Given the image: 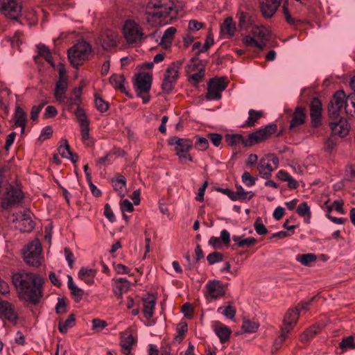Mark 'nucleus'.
<instances>
[{
	"mask_svg": "<svg viewBox=\"0 0 355 355\" xmlns=\"http://www.w3.org/2000/svg\"><path fill=\"white\" fill-rule=\"evenodd\" d=\"M92 329L96 333L101 332L105 327H107V324L105 320H102L100 319H93L92 321Z\"/></svg>",
	"mask_w": 355,
	"mask_h": 355,
	"instance_id": "nucleus-59",
	"label": "nucleus"
},
{
	"mask_svg": "<svg viewBox=\"0 0 355 355\" xmlns=\"http://www.w3.org/2000/svg\"><path fill=\"white\" fill-rule=\"evenodd\" d=\"M117 33L112 30L103 31L99 37L101 44L103 49L110 50L117 44Z\"/></svg>",
	"mask_w": 355,
	"mask_h": 355,
	"instance_id": "nucleus-19",
	"label": "nucleus"
},
{
	"mask_svg": "<svg viewBox=\"0 0 355 355\" xmlns=\"http://www.w3.org/2000/svg\"><path fill=\"white\" fill-rule=\"evenodd\" d=\"M239 26L241 29L247 30L253 23L251 15L243 10H239L237 13Z\"/></svg>",
	"mask_w": 355,
	"mask_h": 355,
	"instance_id": "nucleus-32",
	"label": "nucleus"
},
{
	"mask_svg": "<svg viewBox=\"0 0 355 355\" xmlns=\"http://www.w3.org/2000/svg\"><path fill=\"white\" fill-rule=\"evenodd\" d=\"M316 300V297H313L311 299L306 301H302L298 305L295 307V311H307L310 309L313 308V303Z\"/></svg>",
	"mask_w": 355,
	"mask_h": 355,
	"instance_id": "nucleus-56",
	"label": "nucleus"
},
{
	"mask_svg": "<svg viewBox=\"0 0 355 355\" xmlns=\"http://www.w3.org/2000/svg\"><path fill=\"white\" fill-rule=\"evenodd\" d=\"M282 0H259L260 10L265 18H271L277 10Z\"/></svg>",
	"mask_w": 355,
	"mask_h": 355,
	"instance_id": "nucleus-20",
	"label": "nucleus"
},
{
	"mask_svg": "<svg viewBox=\"0 0 355 355\" xmlns=\"http://www.w3.org/2000/svg\"><path fill=\"white\" fill-rule=\"evenodd\" d=\"M124 82L125 78L122 74L114 73L110 78V83L114 89H119L121 92L126 93Z\"/></svg>",
	"mask_w": 355,
	"mask_h": 355,
	"instance_id": "nucleus-36",
	"label": "nucleus"
},
{
	"mask_svg": "<svg viewBox=\"0 0 355 355\" xmlns=\"http://www.w3.org/2000/svg\"><path fill=\"white\" fill-rule=\"evenodd\" d=\"M340 347L343 350L355 349L354 337L352 336L343 338L339 343Z\"/></svg>",
	"mask_w": 355,
	"mask_h": 355,
	"instance_id": "nucleus-46",
	"label": "nucleus"
},
{
	"mask_svg": "<svg viewBox=\"0 0 355 355\" xmlns=\"http://www.w3.org/2000/svg\"><path fill=\"white\" fill-rule=\"evenodd\" d=\"M214 38L211 35V33H209L207 36V38L205 40V42L202 47L196 53V58H193L191 59V62H195L198 61V56L200 53H204L207 51L213 44H214Z\"/></svg>",
	"mask_w": 355,
	"mask_h": 355,
	"instance_id": "nucleus-42",
	"label": "nucleus"
},
{
	"mask_svg": "<svg viewBox=\"0 0 355 355\" xmlns=\"http://www.w3.org/2000/svg\"><path fill=\"white\" fill-rule=\"evenodd\" d=\"M176 15L174 0H149L146 6V20L152 26L167 24Z\"/></svg>",
	"mask_w": 355,
	"mask_h": 355,
	"instance_id": "nucleus-2",
	"label": "nucleus"
},
{
	"mask_svg": "<svg viewBox=\"0 0 355 355\" xmlns=\"http://www.w3.org/2000/svg\"><path fill=\"white\" fill-rule=\"evenodd\" d=\"M74 114L79 123L82 140L86 141L89 139V121L83 108L76 110Z\"/></svg>",
	"mask_w": 355,
	"mask_h": 355,
	"instance_id": "nucleus-15",
	"label": "nucleus"
},
{
	"mask_svg": "<svg viewBox=\"0 0 355 355\" xmlns=\"http://www.w3.org/2000/svg\"><path fill=\"white\" fill-rule=\"evenodd\" d=\"M203 26V23L200 22L196 19H191L189 21L188 24V31L195 33L200 29H201Z\"/></svg>",
	"mask_w": 355,
	"mask_h": 355,
	"instance_id": "nucleus-64",
	"label": "nucleus"
},
{
	"mask_svg": "<svg viewBox=\"0 0 355 355\" xmlns=\"http://www.w3.org/2000/svg\"><path fill=\"white\" fill-rule=\"evenodd\" d=\"M42 245L38 239L30 242L24 251V261L33 267H39L42 264Z\"/></svg>",
	"mask_w": 355,
	"mask_h": 355,
	"instance_id": "nucleus-7",
	"label": "nucleus"
},
{
	"mask_svg": "<svg viewBox=\"0 0 355 355\" xmlns=\"http://www.w3.org/2000/svg\"><path fill=\"white\" fill-rule=\"evenodd\" d=\"M12 282L18 293L32 304L40 303L44 296L45 279L41 275L20 270L12 273Z\"/></svg>",
	"mask_w": 355,
	"mask_h": 355,
	"instance_id": "nucleus-1",
	"label": "nucleus"
},
{
	"mask_svg": "<svg viewBox=\"0 0 355 355\" xmlns=\"http://www.w3.org/2000/svg\"><path fill=\"white\" fill-rule=\"evenodd\" d=\"M316 259V256L312 253L303 254L298 255L296 260L300 262L304 266H308L310 263Z\"/></svg>",
	"mask_w": 355,
	"mask_h": 355,
	"instance_id": "nucleus-50",
	"label": "nucleus"
},
{
	"mask_svg": "<svg viewBox=\"0 0 355 355\" xmlns=\"http://www.w3.org/2000/svg\"><path fill=\"white\" fill-rule=\"evenodd\" d=\"M95 105L101 112H106L109 107V103L97 94L95 95Z\"/></svg>",
	"mask_w": 355,
	"mask_h": 355,
	"instance_id": "nucleus-52",
	"label": "nucleus"
},
{
	"mask_svg": "<svg viewBox=\"0 0 355 355\" xmlns=\"http://www.w3.org/2000/svg\"><path fill=\"white\" fill-rule=\"evenodd\" d=\"M92 46L86 41H80L68 50V58L71 65L78 68L88 60Z\"/></svg>",
	"mask_w": 355,
	"mask_h": 355,
	"instance_id": "nucleus-3",
	"label": "nucleus"
},
{
	"mask_svg": "<svg viewBox=\"0 0 355 355\" xmlns=\"http://www.w3.org/2000/svg\"><path fill=\"white\" fill-rule=\"evenodd\" d=\"M38 50V55L34 57L35 62H37L40 57H42L45 60L51 64L52 67H55V64L53 60V57L50 49L44 44H39L37 46Z\"/></svg>",
	"mask_w": 355,
	"mask_h": 355,
	"instance_id": "nucleus-28",
	"label": "nucleus"
},
{
	"mask_svg": "<svg viewBox=\"0 0 355 355\" xmlns=\"http://www.w3.org/2000/svg\"><path fill=\"white\" fill-rule=\"evenodd\" d=\"M243 43L248 46H256L259 49H263L265 47V44L259 42L253 36L247 35L243 38Z\"/></svg>",
	"mask_w": 355,
	"mask_h": 355,
	"instance_id": "nucleus-49",
	"label": "nucleus"
},
{
	"mask_svg": "<svg viewBox=\"0 0 355 355\" xmlns=\"http://www.w3.org/2000/svg\"><path fill=\"white\" fill-rule=\"evenodd\" d=\"M46 103V101H43L38 105H34L32 107L31 111V119L33 121H35L37 119L40 112Z\"/></svg>",
	"mask_w": 355,
	"mask_h": 355,
	"instance_id": "nucleus-61",
	"label": "nucleus"
},
{
	"mask_svg": "<svg viewBox=\"0 0 355 355\" xmlns=\"http://www.w3.org/2000/svg\"><path fill=\"white\" fill-rule=\"evenodd\" d=\"M76 324V318L74 314H70L67 318L64 319L62 318L59 319L58 321V329L60 333L66 334L68 330Z\"/></svg>",
	"mask_w": 355,
	"mask_h": 355,
	"instance_id": "nucleus-31",
	"label": "nucleus"
},
{
	"mask_svg": "<svg viewBox=\"0 0 355 355\" xmlns=\"http://www.w3.org/2000/svg\"><path fill=\"white\" fill-rule=\"evenodd\" d=\"M129 286L130 283L128 280L125 278H119L114 282L113 291L116 295L121 296L128 290Z\"/></svg>",
	"mask_w": 355,
	"mask_h": 355,
	"instance_id": "nucleus-33",
	"label": "nucleus"
},
{
	"mask_svg": "<svg viewBox=\"0 0 355 355\" xmlns=\"http://www.w3.org/2000/svg\"><path fill=\"white\" fill-rule=\"evenodd\" d=\"M343 110L346 114H352V110L349 108L346 95L343 90L337 91L333 96L328 107L329 114L331 118L336 119Z\"/></svg>",
	"mask_w": 355,
	"mask_h": 355,
	"instance_id": "nucleus-5",
	"label": "nucleus"
},
{
	"mask_svg": "<svg viewBox=\"0 0 355 355\" xmlns=\"http://www.w3.org/2000/svg\"><path fill=\"white\" fill-rule=\"evenodd\" d=\"M135 343V339L132 335L128 332H123L121 335V346L122 352L128 355L130 353L132 346Z\"/></svg>",
	"mask_w": 355,
	"mask_h": 355,
	"instance_id": "nucleus-29",
	"label": "nucleus"
},
{
	"mask_svg": "<svg viewBox=\"0 0 355 355\" xmlns=\"http://www.w3.org/2000/svg\"><path fill=\"white\" fill-rule=\"evenodd\" d=\"M329 125L332 132L331 135L343 138L349 132L347 122L343 118H340L338 121L331 122Z\"/></svg>",
	"mask_w": 355,
	"mask_h": 355,
	"instance_id": "nucleus-22",
	"label": "nucleus"
},
{
	"mask_svg": "<svg viewBox=\"0 0 355 355\" xmlns=\"http://www.w3.org/2000/svg\"><path fill=\"white\" fill-rule=\"evenodd\" d=\"M214 331L221 343L228 341L232 334L230 329L220 322L214 323Z\"/></svg>",
	"mask_w": 355,
	"mask_h": 355,
	"instance_id": "nucleus-25",
	"label": "nucleus"
},
{
	"mask_svg": "<svg viewBox=\"0 0 355 355\" xmlns=\"http://www.w3.org/2000/svg\"><path fill=\"white\" fill-rule=\"evenodd\" d=\"M6 190L1 202L3 209H8L12 206L20 203L24 199V193L20 188L9 184Z\"/></svg>",
	"mask_w": 355,
	"mask_h": 355,
	"instance_id": "nucleus-11",
	"label": "nucleus"
},
{
	"mask_svg": "<svg viewBox=\"0 0 355 355\" xmlns=\"http://www.w3.org/2000/svg\"><path fill=\"white\" fill-rule=\"evenodd\" d=\"M296 212L300 216H311L310 207L306 202H303L299 205L297 207Z\"/></svg>",
	"mask_w": 355,
	"mask_h": 355,
	"instance_id": "nucleus-60",
	"label": "nucleus"
},
{
	"mask_svg": "<svg viewBox=\"0 0 355 355\" xmlns=\"http://www.w3.org/2000/svg\"><path fill=\"white\" fill-rule=\"evenodd\" d=\"M13 222L18 223V228L22 232H30L35 226V223L31 218V211L28 209L16 214Z\"/></svg>",
	"mask_w": 355,
	"mask_h": 355,
	"instance_id": "nucleus-14",
	"label": "nucleus"
},
{
	"mask_svg": "<svg viewBox=\"0 0 355 355\" xmlns=\"http://www.w3.org/2000/svg\"><path fill=\"white\" fill-rule=\"evenodd\" d=\"M241 180L245 186L250 187L255 184L257 178L252 177L249 172L245 171L241 176Z\"/></svg>",
	"mask_w": 355,
	"mask_h": 355,
	"instance_id": "nucleus-58",
	"label": "nucleus"
},
{
	"mask_svg": "<svg viewBox=\"0 0 355 355\" xmlns=\"http://www.w3.org/2000/svg\"><path fill=\"white\" fill-rule=\"evenodd\" d=\"M223 31H226L230 36H233L236 31V25L232 17L226 18L223 21L222 28Z\"/></svg>",
	"mask_w": 355,
	"mask_h": 355,
	"instance_id": "nucleus-47",
	"label": "nucleus"
},
{
	"mask_svg": "<svg viewBox=\"0 0 355 355\" xmlns=\"http://www.w3.org/2000/svg\"><path fill=\"white\" fill-rule=\"evenodd\" d=\"M254 228L259 235H265L268 232L266 227L262 223L261 218H257L254 223Z\"/></svg>",
	"mask_w": 355,
	"mask_h": 355,
	"instance_id": "nucleus-62",
	"label": "nucleus"
},
{
	"mask_svg": "<svg viewBox=\"0 0 355 355\" xmlns=\"http://www.w3.org/2000/svg\"><path fill=\"white\" fill-rule=\"evenodd\" d=\"M123 34L126 43L128 44L141 43L144 35L140 25L132 19H128L124 22Z\"/></svg>",
	"mask_w": 355,
	"mask_h": 355,
	"instance_id": "nucleus-6",
	"label": "nucleus"
},
{
	"mask_svg": "<svg viewBox=\"0 0 355 355\" xmlns=\"http://www.w3.org/2000/svg\"><path fill=\"white\" fill-rule=\"evenodd\" d=\"M168 144L175 146V155L178 157L180 163L184 164L187 160L193 161V157L189 153L193 146V141L190 139L174 136L168 139Z\"/></svg>",
	"mask_w": 355,
	"mask_h": 355,
	"instance_id": "nucleus-4",
	"label": "nucleus"
},
{
	"mask_svg": "<svg viewBox=\"0 0 355 355\" xmlns=\"http://www.w3.org/2000/svg\"><path fill=\"white\" fill-rule=\"evenodd\" d=\"M252 35L255 39L259 40V42H263L266 44V42L269 40L270 33L268 28L263 26H256L252 30Z\"/></svg>",
	"mask_w": 355,
	"mask_h": 355,
	"instance_id": "nucleus-34",
	"label": "nucleus"
},
{
	"mask_svg": "<svg viewBox=\"0 0 355 355\" xmlns=\"http://www.w3.org/2000/svg\"><path fill=\"white\" fill-rule=\"evenodd\" d=\"M259 327V323L254 320H250L246 317L243 318L241 329L244 333L252 334L257 331Z\"/></svg>",
	"mask_w": 355,
	"mask_h": 355,
	"instance_id": "nucleus-35",
	"label": "nucleus"
},
{
	"mask_svg": "<svg viewBox=\"0 0 355 355\" xmlns=\"http://www.w3.org/2000/svg\"><path fill=\"white\" fill-rule=\"evenodd\" d=\"M320 331V327L317 325H313L306 329L300 336V340L303 343L307 342L314 337Z\"/></svg>",
	"mask_w": 355,
	"mask_h": 355,
	"instance_id": "nucleus-41",
	"label": "nucleus"
},
{
	"mask_svg": "<svg viewBox=\"0 0 355 355\" xmlns=\"http://www.w3.org/2000/svg\"><path fill=\"white\" fill-rule=\"evenodd\" d=\"M225 139L227 144L232 147L237 148L240 145L243 147H249V145H245L247 139L239 134H227L225 136Z\"/></svg>",
	"mask_w": 355,
	"mask_h": 355,
	"instance_id": "nucleus-27",
	"label": "nucleus"
},
{
	"mask_svg": "<svg viewBox=\"0 0 355 355\" xmlns=\"http://www.w3.org/2000/svg\"><path fill=\"white\" fill-rule=\"evenodd\" d=\"M0 10L6 17L16 20L21 12V6L17 0H0Z\"/></svg>",
	"mask_w": 355,
	"mask_h": 355,
	"instance_id": "nucleus-13",
	"label": "nucleus"
},
{
	"mask_svg": "<svg viewBox=\"0 0 355 355\" xmlns=\"http://www.w3.org/2000/svg\"><path fill=\"white\" fill-rule=\"evenodd\" d=\"M355 179V168L352 166H347L345 168L343 181L352 182Z\"/></svg>",
	"mask_w": 355,
	"mask_h": 355,
	"instance_id": "nucleus-63",
	"label": "nucleus"
},
{
	"mask_svg": "<svg viewBox=\"0 0 355 355\" xmlns=\"http://www.w3.org/2000/svg\"><path fill=\"white\" fill-rule=\"evenodd\" d=\"M15 125L21 128V133L23 134L28 121L27 116L24 110L19 105H17L13 116Z\"/></svg>",
	"mask_w": 355,
	"mask_h": 355,
	"instance_id": "nucleus-24",
	"label": "nucleus"
},
{
	"mask_svg": "<svg viewBox=\"0 0 355 355\" xmlns=\"http://www.w3.org/2000/svg\"><path fill=\"white\" fill-rule=\"evenodd\" d=\"M305 116L304 110L301 107H297L293 114L289 126L290 129L303 124L305 121Z\"/></svg>",
	"mask_w": 355,
	"mask_h": 355,
	"instance_id": "nucleus-30",
	"label": "nucleus"
},
{
	"mask_svg": "<svg viewBox=\"0 0 355 355\" xmlns=\"http://www.w3.org/2000/svg\"><path fill=\"white\" fill-rule=\"evenodd\" d=\"M182 64V62L178 60L168 67L162 84L163 92L169 94L173 89L174 85L179 77V71Z\"/></svg>",
	"mask_w": 355,
	"mask_h": 355,
	"instance_id": "nucleus-8",
	"label": "nucleus"
},
{
	"mask_svg": "<svg viewBox=\"0 0 355 355\" xmlns=\"http://www.w3.org/2000/svg\"><path fill=\"white\" fill-rule=\"evenodd\" d=\"M207 298L217 299L225 295V286L218 280L209 281L205 285Z\"/></svg>",
	"mask_w": 355,
	"mask_h": 355,
	"instance_id": "nucleus-18",
	"label": "nucleus"
},
{
	"mask_svg": "<svg viewBox=\"0 0 355 355\" xmlns=\"http://www.w3.org/2000/svg\"><path fill=\"white\" fill-rule=\"evenodd\" d=\"M227 87L225 78H213L207 83V101H218L222 98V92Z\"/></svg>",
	"mask_w": 355,
	"mask_h": 355,
	"instance_id": "nucleus-10",
	"label": "nucleus"
},
{
	"mask_svg": "<svg viewBox=\"0 0 355 355\" xmlns=\"http://www.w3.org/2000/svg\"><path fill=\"white\" fill-rule=\"evenodd\" d=\"M258 169L261 177L268 180L271 177V173L275 168L268 162L261 160L258 165Z\"/></svg>",
	"mask_w": 355,
	"mask_h": 355,
	"instance_id": "nucleus-38",
	"label": "nucleus"
},
{
	"mask_svg": "<svg viewBox=\"0 0 355 355\" xmlns=\"http://www.w3.org/2000/svg\"><path fill=\"white\" fill-rule=\"evenodd\" d=\"M248 114L249 116L245 122V125L248 127H250L253 126L255 122L262 116L263 112L261 111H257L251 109L249 110Z\"/></svg>",
	"mask_w": 355,
	"mask_h": 355,
	"instance_id": "nucleus-44",
	"label": "nucleus"
},
{
	"mask_svg": "<svg viewBox=\"0 0 355 355\" xmlns=\"http://www.w3.org/2000/svg\"><path fill=\"white\" fill-rule=\"evenodd\" d=\"M68 89L67 77L62 73L61 69L59 71V78L55 83L54 97L58 103H64L66 99V93Z\"/></svg>",
	"mask_w": 355,
	"mask_h": 355,
	"instance_id": "nucleus-16",
	"label": "nucleus"
},
{
	"mask_svg": "<svg viewBox=\"0 0 355 355\" xmlns=\"http://www.w3.org/2000/svg\"><path fill=\"white\" fill-rule=\"evenodd\" d=\"M152 77L148 73H139L137 76L135 85L137 94L148 93L151 88Z\"/></svg>",
	"mask_w": 355,
	"mask_h": 355,
	"instance_id": "nucleus-21",
	"label": "nucleus"
},
{
	"mask_svg": "<svg viewBox=\"0 0 355 355\" xmlns=\"http://www.w3.org/2000/svg\"><path fill=\"white\" fill-rule=\"evenodd\" d=\"M277 126L275 124H269L266 125L264 128L260 129L250 134L247 138V142H245V145H249V146H252L255 144L259 143L268 137H269L272 134L275 133L277 131Z\"/></svg>",
	"mask_w": 355,
	"mask_h": 355,
	"instance_id": "nucleus-12",
	"label": "nucleus"
},
{
	"mask_svg": "<svg viewBox=\"0 0 355 355\" xmlns=\"http://www.w3.org/2000/svg\"><path fill=\"white\" fill-rule=\"evenodd\" d=\"M62 144L58 147L59 154L64 158L70 155L71 149L67 139L62 140Z\"/></svg>",
	"mask_w": 355,
	"mask_h": 355,
	"instance_id": "nucleus-55",
	"label": "nucleus"
},
{
	"mask_svg": "<svg viewBox=\"0 0 355 355\" xmlns=\"http://www.w3.org/2000/svg\"><path fill=\"white\" fill-rule=\"evenodd\" d=\"M18 318L17 312H0V319L3 322L8 320L11 323L15 324Z\"/></svg>",
	"mask_w": 355,
	"mask_h": 355,
	"instance_id": "nucleus-53",
	"label": "nucleus"
},
{
	"mask_svg": "<svg viewBox=\"0 0 355 355\" xmlns=\"http://www.w3.org/2000/svg\"><path fill=\"white\" fill-rule=\"evenodd\" d=\"M156 303V298L155 295L148 293L145 297L143 298L144 311H153Z\"/></svg>",
	"mask_w": 355,
	"mask_h": 355,
	"instance_id": "nucleus-45",
	"label": "nucleus"
},
{
	"mask_svg": "<svg viewBox=\"0 0 355 355\" xmlns=\"http://www.w3.org/2000/svg\"><path fill=\"white\" fill-rule=\"evenodd\" d=\"M235 193L238 198V200H249L254 196L253 193L248 196V194L250 193L251 192L245 191L241 185L236 186V191H235Z\"/></svg>",
	"mask_w": 355,
	"mask_h": 355,
	"instance_id": "nucleus-51",
	"label": "nucleus"
},
{
	"mask_svg": "<svg viewBox=\"0 0 355 355\" xmlns=\"http://www.w3.org/2000/svg\"><path fill=\"white\" fill-rule=\"evenodd\" d=\"M232 240L236 242L239 248H249L257 243V240L253 237L244 238L236 235L232 236Z\"/></svg>",
	"mask_w": 355,
	"mask_h": 355,
	"instance_id": "nucleus-37",
	"label": "nucleus"
},
{
	"mask_svg": "<svg viewBox=\"0 0 355 355\" xmlns=\"http://www.w3.org/2000/svg\"><path fill=\"white\" fill-rule=\"evenodd\" d=\"M11 91L6 87L1 86L0 87V106L4 107L6 110H8L7 103L9 101Z\"/></svg>",
	"mask_w": 355,
	"mask_h": 355,
	"instance_id": "nucleus-43",
	"label": "nucleus"
},
{
	"mask_svg": "<svg viewBox=\"0 0 355 355\" xmlns=\"http://www.w3.org/2000/svg\"><path fill=\"white\" fill-rule=\"evenodd\" d=\"M112 187L118 195L123 198L126 194V180L122 175H118L114 179H112Z\"/></svg>",
	"mask_w": 355,
	"mask_h": 355,
	"instance_id": "nucleus-26",
	"label": "nucleus"
},
{
	"mask_svg": "<svg viewBox=\"0 0 355 355\" xmlns=\"http://www.w3.org/2000/svg\"><path fill=\"white\" fill-rule=\"evenodd\" d=\"M299 312H287L284 315L281 327V334L275 342L276 349H278L286 340L288 334L292 331L294 326L297 324Z\"/></svg>",
	"mask_w": 355,
	"mask_h": 355,
	"instance_id": "nucleus-9",
	"label": "nucleus"
},
{
	"mask_svg": "<svg viewBox=\"0 0 355 355\" xmlns=\"http://www.w3.org/2000/svg\"><path fill=\"white\" fill-rule=\"evenodd\" d=\"M223 254L220 252H214L207 257V260L210 265L220 262L223 261Z\"/></svg>",
	"mask_w": 355,
	"mask_h": 355,
	"instance_id": "nucleus-54",
	"label": "nucleus"
},
{
	"mask_svg": "<svg viewBox=\"0 0 355 355\" xmlns=\"http://www.w3.org/2000/svg\"><path fill=\"white\" fill-rule=\"evenodd\" d=\"M338 145V138L335 135H330L324 142V150L329 155L333 154Z\"/></svg>",
	"mask_w": 355,
	"mask_h": 355,
	"instance_id": "nucleus-39",
	"label": "nucleus"
},
{
	"mask_svg": "<svg viewBox=\"0 0 355 355\" xmlns=\"http://www.w3.org/2000/svg\"><path fill=\"white\" fill-rule=\"evenodd\" d=\"M82 86L75 87L72 90V94L73 95V96L69 97L68 98H66L63 103H64V105L67 106L68 110L71 111L74 105H77L76 110H78V108H82L80 107V104L82 103Z\"/></svg>",
	"mask_w": 355,
	"mask_h": 355,
	"instance_id": "nucleus-23",
	"label": "nucleus"
},
{
	"mask_svg": "<svg viewBox=\"0 0 355 355\" xmlns=\"http://www.w3.org/2000/svg\"><path fill=\"white\" fill-rule=\"evenodd\" d=\"M195 146L199 150H205L209 147V141L205 137L196 136Z\"/></svg>",
	"mask_w": 355,
	"mask_h": 355,
	"instance_id": "nucleus-57",
	"label": "nucleus"
},
{
	"mask_svg": "<svg viewBox=\"0 0 355 355\" xmlns=\"http://www.w3.org/2000/svg\"><path fill=\"white\" fill-rule=\"evenodd\" d=\"M142 315H139L141 320L146 326L154 325L156 322V318L154 316V312H141Z\"/></svg>",
	"mask_w": 355,
	"mask_h": 355,
	"instance_id": "nucleus-48",
	"label": "nucleus"
},
{
	"mask_svg": "<svg viewBox=\"0 0 355 355\" xmlns=\"http://www.w3.org/2000/svg\"><path fill=\"white\" fill-rule=\"evenodd\" d=\"M176 32V28L175 27H169L168 28L164 33L162 38L160 44L165 45L166 47L171 45L173 36Z\"/></svg>",
	"mask_w": 355,
	"mask_h": 355,
	"instance_id": "nucleus-40",
	"label": "nucleus"
},
{
	"mask_svg": "<svg viewBox=\"0 0 355 355\" xmlns=\"http://www.w3.org/2000/svg\"><path fill=\"white\" fill-rule=\"evenodd\" d=\"M311 123L313 128H318L321 123L322 103L318 98H313L310 103Z\"/></svg>",
	"mask_w": 355,
	"mask_h": 355,
	"instance_id": "nucleus-17",
	"label": "nucleus"
}]
</instances>
